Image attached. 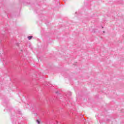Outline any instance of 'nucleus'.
<instances>
[{"instance_id": "obj_2", "label": "nucleus", "mask_w": 124, "mask_h": 124, "mask_svg": "<svg viewBox=\"0 0 124 124\" xmlns=\"http://www.w3.org/2000/svg\"><path fill=\"white\" fill-rule=\"evenodd\" d=\"M36 122H37V124H40V121H39V120H37L36 121Z\"/></svg>"}, {"instance_id": "obj_1", "label": "nucleus", "mask_w": 124, "mask_h": 124, "mask_svg": "<svg viewBox=\"0 0 124 124\" xmlns=\"http://www.w3.org/2000/svg\"><path fill=\"white\" fill-rule=\"evenodd\" d=\"M28 38L29 40H31V38H32V36H28Z\"/></svg>"}]
</instances>
